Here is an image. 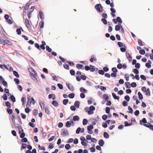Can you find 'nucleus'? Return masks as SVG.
Listing matches in <instances>:
<instances>
[{
    "label": "nucleus",
    "mask_w": 153,
    "mask_h": 153,
    "mask_svg": "<svg viewBox=\"0 0 153 153\" xmlns=\"http://www.w3.org/2000/svg\"><path fill=\"white\" fill-rule=\"evenodd\" d=\"M5 39L4 40L1 38H0V44L4 45L7 44L9 45H12V43L8 40H7V37L6 36H5Z\"/></svg>",
    "instance_id": "f257e3e1"
},
{
    "label": "nucleus",
    "mask_w": 153,
    "mask_h": 153,
    "mask_svg": "<svg viewBox=\"0 0 153 153\" xmlns=\"http://www.w3.org/2000/svg\"><path fill=\"white\" fill-rule=\"evenodd\" d=\"M95 8L98 12H102L103 11V7L100 4H96L95 6Z\"/></svg>",
    "instance_id": "f03ea898"
},
{
    "label": "nucleus",
    "mask_w": 153,
    "mask_h": 153,
    "mask_svg": "<svg viewBox=\"0 0 153 153\" xmlns=\"http://www.w3.org/2000/svg\"><path fill=\"white\" fill-rule=\"evenodd\" d=\"M29 70L30 72H31L32 75L37 80L36 78L35 77V76H37L36 72L32 68L30 69Z\"/></svg>",
    "instance_id": "7ed1b4c3"
},
{
    "label": "nucleus",
    "mask_w": 153,
    "mask_h": 153,
    "mask_svg": "<svg viewBox=\"0 0 153 153\" xmlns=\"http://www.w3.org/2000/svg\"><path fill=\"white\" fill-rule=\"evenodd\" d=\"M0 79H1V81H2L3 84L4 86L7 87V82L4 80V78L1 76H0ZM1 81L0 80V83H1Z\"/></svg>",
    "instance_id": "20e7f679"
},
{
    "label": "nucleus",
    "mask_w": 153,
    "mask_h": 153,
    "mask_svg": "<svg viewBox=\"0 0 153 153\" xmlns=\"http://www.w3.org/2000/svg\"><path fill=\"white\" fill-rule=\"evenodd\" d=\"M143 125L146 127L149 128L151 130L153 131V125H151L150 123H148L147 124H143Z\"/></svg>",
    "instance_id": "39448f33"
},
{
    "label": "nucleus",
    "mask_w": 153,
    "mask_h": 153,
    "mask_svg": "<svg viewBox=\"0 0 153 153\" xmlns=\"http://www.w3.org/2000/svg\"><path fill=\"white\" fill-rule=\"evenodd\" d=\"M25 24L27 28H30L31 27V26L30 24L29 21L28 19H26L25 20Z\"/></svg>",
    "instance_id": "423d86ee"
},
{
    "label": "nucleus",
    "mask_w": 153,
    "mask_h": 153,
    "mask_svg": "<svg viewBox=\"0 0 153 153\" xmlns=\"http://www.w3.org/2000/svg\"><path fill=\"white\" fill-rule=\"evenodd\" d=\"M126 58L129 62L131 61L132 60V58L130 54L127 52H126Z\"/></svg>",
    "instance_id": "0eeeda50"
},
{
    "label": "nucleus",
    "mask_w": 153,
    "mask_h": 153,
    "mask_svg": "<svg viewBox=\"0 0 153 153\" xmlns=\"http://www.w3.org/2000/svg\"><path fill=\"white\" fill-rule=\"evenodd\" d=\"M42 44L40 46V50L41 49L44 50L45 49V45H46L45 42L44 41H42Z\"/></svg>",
    "instance_id": "6e6552de"
},
{
    "label": "nucleus",
    "mask_w": 153,
    "mask_h": 153,
    "mask_svg": "<svg viewBox=\"0 0 153 153\" xmlns=\"http://www.w3.org/2000/svg\"><path fill=\"white\" fill-rule=\"evenodd\" d=\"M27 98L28 100L27 102L26 106L27 107H29L31 104V102H30V97L29 96V97H27Z\"/></svg>",
    "instance_id": "1a4fd4ad"
},
{
    "label": "nucleus",
    "mask_w": 153,
    "mask_h": 153,
    "mask_svg": "<svg viewBox=\"0 0 153 153\" xmlns=\"http://www.w3.org/2000/svg\"><path fill=\"white\" fill-rule=\"evenodd\" d=\"M11 119L15 127H17L18 126H19V125L16 123L15 121V117L14 115H13L12 116Z\"/></svg>",
    "instance_id": "9d476101"
},
{
    "label": "nucleus",
    "mask_w": 153,
    "mask_h": 153,
    "mask_svg": "<svg viewBox=\"0 0 153 153\" xmlns=\"http://www.w3.org/2000/svg\"><path fill=\"white\" fill-rule=\"evenodd\" d=\"M73 122L72 120L71 121H67L65 124V126L67 127H70L71 125V123H73Z\"/></svg>",
    "instance_id": "9b49d317"
},
{
    "label": "nucleus",
    "mask_w": 153,
    "mask_h": 153,
    "mask_svg": "<svg viewBox=\"0 0 153 153\" xmlns=\"http://www.w3.org/2000/svg\"><path fill=\"white\" fill-rule=\"evenodd\" d=\"M39 16H40V18L42 20H43L44 19V15L43 13V12L40 11L39 12Z\"/></svg>",
    "instance_id": "f8f14e48"
},
{
    "label": "nucleus",
    "mask_w": 153,
    "mask_h": 153,
    "mask_svg": "<svg viewBox=\"0 0 153 153\" xmlns=\"http://www.w3.org/2000/svg\"><path fill=\"white\" fill-rule=\"evenodd\" d=\"M67 86L68 89L71 91H73L74 90L73 86L71 84H68L67 85Z\"/></svg>",
    "instance_id": "ddd939ff"
},
{
    "label": "nucleus",
    "mask_w": 153,
    "mask_h": 153,
    "mask_svg": "<svg viewBox=\"0 0 153 153\" xmlns=\"http://www.w3.org/2000/svg\"><path fill=\"white\" fill-rule=\"evenodd\" d=\"M121 25L120 24L118 23L117 25L115 26V30L116 31H118L120 29Z\"/></svg>",
    "instance_id": "4468645a"
},
{
    "label": "nucleus",
    "mask_w": 153,
    "mask_h": 153,
    "mask_svg": "<svg viewBox=\"0 0 153 153\" xmlns=\"http://www.w3.org/2000/svg\"><path fill=\"white\" fill-rule=\"evenodd\" d=\"M61 134L63 136L68 135V130L67 129H64L62 132Z\"/></svg>",
    "instance_id": "2eb2a0df"
},
{
    "label": "nucleus",
    "mask_w": 153,
    "mask_h": 153,
    "mask_svg": "<svg viewBox=\"0 0 153 153\" xmlns=\"http://www.w3.org/2000/svg\"><path fill=\"white\" fill-rule=\"evenodd\" d=\"M16 127L18 128L19 134H20L22 132H24L23 130L22 129V127L21 126H18V127Z\"/></svg>",
    "instance_id": "dca6fc26"
},
{
    "label": "nucleus",
    "mask_w": 153,
    "mask_h": 153,
    "mask_svg": "<svg viewBox=\"0 0 153 153\" xmlns=\"http://www.w3.org/2000/svg\"><path fill=\"white\" fill-rule=\"evenodd\" d=\"M104 144V141L102 139H100L99 140V144L100 146H103Z\"/></svg>",
    "instance_id": "f3484780"
},
{
    "label": "nucleus",
    "mask_w": 153,
    "mask_h": 153,
    "mask_svg": "<svg viewBox=\"0 0 153 153\" xmlns=\"http://www.w3.org/2000/svg\"><path fill=\"white\" fill-rule=\"evenodd\" d=\"M48 98L49 99L52 98L53 100H54L55 98V95L53 94H50L48 95Z\"/></svg>",
    "instance_id": "a211bd4d"
},
{
    "label": "nucleus",
    "mask_w": 153,
    "mask_h": 153,
    "mask_svg": "<svg viewBox=\"0 0 153 153\" xmlns=\"http://www.w3.org/2000/svg\"><path fill=\"white\" fill-rule=\"evenodd\" d=\"M52 104L55 107L57 106L58 105V103L55 100H53L52 102Z\"/></svg>",
    "instance_id": "6ab92c4d"
},
{
    "label": "nucleus",
    "mask_w": 153,
    "mask_h": 153,
    "mask_svg": "<svg viewBox=\"0 0 153 153\" xmlns=\"http://www.w3.org/2000/svg\"><path fill=\"white\" fill-rule=\"evenodd\" d=\"M73 119L74 121H78L79 120V118L77 116H75L73 117Z\"/></svg>",
    "instance_id": "aec40b11"
},
{
    "label": "nucleus",
    "mask_w": 153,
    "mask_h": 153,
    "mask_svg": "<svg viewBox=\"0 0 153 153\" xmlns=\"http://www.w3.org/2000/svg\"><path fill=\"white\" fill-rule=\"evenodd\" d=\"M39 104L42 110H44L45 109V105L43 102H41L39 103Z\"/></svg>",
    "instance_id": "412c9836"
},
{
    "label": "nucleus",
    "mask_w": 153,
    "mask_h": 153,
    "mask_svg": "<svg viewBox=\"0 0 153 153\" xmlns=\"http://www.w3.org/2000/svg\"><path fill=\"white\" fill-rule=\"evenodd\" d=\"M91 58H90V61L91 62H93L94 61V60L95 61H97V59L96 58H95L94 57V56H92Z\"/></svg>",
    "instance_id": "4be33fe9"
},
{
    "label": "nucleus",
    "mask_w": 153,
    "mask_h": 153,
    "mask_svg": "<svg viewBox=\"0 0 153 153\" xmlns=\"http://www.w3.org/2000/svg\"><path fill=\"white\" fill-rule=\"evenodd\" d=\"M109 135L108 134V133L105 132L104 133V137L106 139L108 138L109 137Z\"/></svg>",
    "instance_id": "5701e85b"
},
{
    "label": "nucleus",
    "mask_w": 153,
    "mask_h": 153,
    "mask_svg": "<svg viewBox=\"0 0 153 153\" xmlns=\"http://www.w3.org/2000/svg\"><path fill=\"white\" fill-rule=\"evenodd\" d=\"M112 96L115 99H117L119 100V97L118 96H116V95L114 93H112Z\"/></svg>",
    "instance_id": "b1692460"
},
{
    "label": "nucleus",
    "mask_w": 153,
    "mask_h": 153,
    "mask_svg": "<svg viewBox=\"0 0 153 153\" xmlns=\"http://www.w3.org/2000/svg\"><path fill=\"white\" fill-rule=\"evenodd\" d=\"M95 70V68L94 66L92 65H91L90 66V71H91L94 72V71Z\"/></svg>",
    "instance_id": "393cba45"
},
{
    "label": "nucleus",
    "mask_w": 153,
    "mask_h": 153,
    "mask_svg": "<svg viewBox=\"0 0 153 153\" xmlns=\"http://www.w3.org/2000/svg\"><path fill=\"white\" fill-rule=\"evenodd\" d=\"M13 74L14 76H15L17 78L19 77V75L18 74V72L16 71H13Z\"/></svg>",
    "instance_id": "a878e982"
},
{
    "label": "nucleus",
    "mask_w": 153,
    "mask_h": 153,
    "mask_svg": "<svg viewBox=\"0 0 153 153\" xmlns=\"http://www.w3.org/2000/svg\"><path fill=\"white\" fill-rule=\"evenodd\" d=\"M79 102L78 101H76L74 103V105L77 108H79Z\"/></svg>",
    "instance_id": "bb28decb"
},
{
    "label": "nucleus",
    "mask_w": 153,
    "mask_h": 153,
    "mask_svg": "<svg viewBox=\"0 0 153 153\" xmlns=\"http://www.w3.org/2000/svg\"><path fill=\"white\" fill-rule=\"evenodd\" d=\"M116 19L117 20V21L118 22V23H120L119 24H120L122 23V20L119 17H117Z\"/></svg>",
    "instance_id": "cd10ccee"
},
{
    "label": "nucleus",
    "mask_w": 153,
    "mask_h": 153,
    "mask_svg": "<svg viewBox=\"0 0 153 153\" xmlns=\"http://www.w3.org/2000/svg\"><path fill=\"white\" fill-rule=\"evenodd\" d=\"M138 97L139 99L141 100L143 99V96L141 93L140 92H139L138 93Z\"/></svg>",
    "instance_id": "c85d7f7f"
},
{
    "label": "nucleus",
    "mask_w": 153,
    "mask_h": 153,
    "mask_svg": "<svg viewBox=\"0 0 153 153\" xmlns=\"http://www.w3.org/2000/svg\"><path fill=\"white\" fill-rule=\"evenodd\" d=\"M103 98L105 99L106 101H107L108 100V96L106 94H103Z\"/></svg>",
    "instance_id": "c756f323"
},
{
    "label": "nucleus",
    "mask_w": 153,
    "mask_h": 153,
    "mask_svg": "<svg viewBox=\"0 0 153 153\" xmlns=\"http://www.w3.org/2000/svg\"><path fill=\"white\" fill-rule=\"evenodd\" d=\"M80 90L81 92H84L85 93H86L87 91V90L85 89L82 87L80 88Z\"/></svg>",
    "instance_id": "7c9ffc66"
},
{
    "label": "nucleus",
    "mask_w": 153,
    "mask_h": 153,
    "mask_svg": "<svg viewBox=\"0 0 153 153\" xmlns=\"http://www.w3.org/2000/svg\"><path fill=\"white\" fill-rule=\"evenodd\" d=\"M124 126H129L132 125V123H128V122L127 121H125L124 122Z\"/></svg>",
    "instance_id": "2f4dec72"
},
{
    "label": "nucleus",
    "mask_w": 153,
    "mask_h": 153,
    "mask_svg": "<svg viewBox=\"0 0 153 153\" xmlns=\"http://www.w3.org/2000/svg\"><path fill=\"white\" fill-rule=\"evenodd\" d=\"M125 84L126 85V87L127 88H130V83L128 82H125Z\"/></svg>",
    "instance_id": "473e14b6"
},
{
    "label": "nucleus",
    "mask_w": 153,
    "mask_h": 153,
    "mask_svg": "<svg viewBox=\"0 0 153 153\" xmlns=\"http://www.w3.org/2000/svg\"><path fill=\"white\" fill-rule=\"evenodd\" d=\"M88 122V120L86 119H84L83 120L82 123L84 125H86Z\"/></svg>",
    "instance_id": "72a5a7b5"
},
{
    "label": "nucleus",
    "mask_w": 153,
    "mask_h": 153,
    "mask_svg": "<svg viewBox=\"0 0 153 153\" xmlns=\"http://www.w3.org/2000/svg\"><path fill=\"white\" fill-rule=\"evenodd\" d=\"M44 25V22L42 21H41L39 24V26L41 28H42L43 27Z\"/></svg>",
    "instance_id": "f704fd0d"
},
{
    "label": "nucleus",
    "mask_w": 153,
    "mask_h": 153,
    "mask_svg": "<svg viewBox=\"0 0 153 153\" xmlns=\"http://www.w3.org/2000/svg\"><path fill=\"white\" fill-rule=\"evenodd\" d=\"M46 50L49 52H51L52 49L51 48H50L48 45H46Z\"/></svg>",
    "instance_id": "c9c22d12"
},
{
    "label": "nucleus",
    "mask_w": 153,
    "mask_h": 153,
    "mask_svg": "<svg viewBox=\"0 0 153 153\" xmlns=\"http://www.w3.org/2000/svg\"><path fill=\"white\" fill-rule=\"evenodd\" d=\"M68 97L70 98H73L74 97V93H71L68 95Z\"/></svg>",
    "instance_id": "e433bc0d"
},
{
    "label": "nucleus",
    "mask_w": 153,
    "mask_h": 153,
    "mask_svg": "<svg viewBox=\"0 0 153 153\" xmlns=\"http://www.w3.org/2000/svg\"><path fill=\"white\" fill-rule=\"evenodd\" d=\"M68 102V99H64L63 101V103L64 105H66Z\"/></svg>",
    "instance_id": "4c0bfd02"
},
{
    "label": "nucleus",
    "mask_w": 153,
    "mask_h": 153,
    "mask_svg": "<svg viewBox=\"0 0 153 153\" xmlns=\"http://www.w3.org/2000/svg\"><path fill=\"white\" fill-rule=\"evenodd\" d=\"M22 146L21 147V150H23L24 149H25L26 147V146L27 145V144L26 143H22Z\"/></svg>",
    "instance_id": "58836bf2"
},
{
    "label": "nucleus",
    "mask_w": 153,
    "mask_h": 153,
    "mask_svg": "<svg viewBox=\"0 0 153 153\" xmlns=\"http://www.w3.org/2000/svg\"><path fill=\"white\" fill-rule=\"evenodd\" d=\"M6 105L9 108L11 107V104L8 101H7L5 103Z\"/></svg>",
    "instance_id": "ea45409f"
},
{
    "label": "nucleus",
    "mask_w": 153,
    "mask_h": 153,
    "mask_svg": "<svg viewBox=\"0 0 153 153\" xmlns=\"http://www.w3.org/2000/svg\"><path fill=\"white\" fill-rule=\"evenodd\" d=\"M101 21L103 22V23L105 24L106 25L107 23V21L106 20L105 18H102L101 19Z\"/></svg>",
    "instance_id": "a19ab883"
},
{
    "label": "nucleus",
    "mask_w": 153,
    "mask_h": 153,
    "mask_svg": "<svg viewBox=\"0 0 153 153\" xmlns=\"http://www.w3.org/2000/svg\"><path fill=\"white\" fill-rule=\"evenodd\" d=\"M31 110L30 109H29L28 108V107H27V108H25V111L27 113H28L29 112L31 111Z\"/></svg>",
    "instance_id": "79ce46f5"
},
{
    "label": "nucleus",
    "mask_w": 153,
    "mask_h": 153,
    "mask_svg": "<svg viewBox=\"0 0 153 153\" xmlns=\"http://www.w3.org/2000/svg\"><path fill=\"white\" fill-rule=\"evenodd\" d=\"M20 137L21 138H23L25 136V134L24 132H22L20 134Z\"/></svg>",
    "instance_id": "37998d69"
},
{
    "label": "nucleus",
    "mask_w": 153,
    "mask_h": 153,
    "mask_svg": "<svg viewBox=\"0 0 153 153\" xmlns=\"http://www.w3.org/2000/svg\"><path fill=\"white\" fill-rule=\"evenodd\" d=\"M93 128V126L92 125H90L89 126L87 127V129L88 130H91Z\"/></svg>",
    "instance_id": "c03bdc74"
},
{
    "label": "nucleus",
    "mask_w": 153,
    "mask_h": 153,
    "mask_svg": "<svg viewBox=\"0 0 153 153\" xmlns=\"http://www.w3.org/2000/svg\"><path fill=\"white\" fill-rule=\"evenodd\" d=\"M7 111L8 113L10 114H11L13 113V110L11 109H7Z\"/></svg>",
    "instance_id": "a18cd8bd"
},
{
    "label": "nucleus",
    "mask_w": 153,
    "mask_h": 153,
    "mask_svg": "<svg viewBox=\"0 0 153 153\" xmlns=\"http://www.w3.org/2000/svg\"><path fill=\"white\" fill-rule=\"evenodd\" d=\"M10 99L13 102H14L16 101V99L13 95H11L10 97Z\"/></svg>",
    "instance_id": "49530a36"
},
{
    "label": "nucleus",
    "mask_w": 153,
    "mask_h": 153,
    "mask_svg": "<svg viewBox=\"0 0 153 153\" xmlns=\"http://www.w3.org/2000/svg\"><path fill=\"white\" fill-rule=\"evenodd\" d=\"M14 80L17 85H18L19 83L20 82L18 79L15 78Z\"/></svg>",
    "instance_id": "de8ad7c7"
},
{
    "label": "nucleus",
    "mask_w": 153,
    "mask_h": 153,
    "mask_svg": "<svg viewBox=\"0 0 153 153\" xmlns=\"http://www.w3.org/2000/svg\"><path fill=\"white\" fill-rule=\"evenodd\" d=\"M83 67V65L81 64H77L76 65V67L79 69Z\"/></svg>",
    "instance_id": "09e8293b"
},
{
    "label": "nucleus",
    "mask_w": 153,
    "mask_h": 153,
    "mask_svg": "<svg viewBox=\"0 0 153 153\" xmlns=\"http://www.w3.org/2000/svg\"><path fill=\"white\" fill-rule=\"evenodd\" d=\"M34 45L35 47L37 48V49L39 50H40V46L37 43H35L34 44Z\"/></svg>",
    "instance_id": "8fccbe9b"
},
{
    "label": "nucleus",
    "mask_w": 153,
    "mask_h": 153,
    "mask_svg": "<svg viewBox=\"0 0 153 153\" xmlns=\"http://www.w3.org/2000/svg\"><path fill=\"white\" fill-rule=\"evenodd\" d=\"M140 64L139 63H137L135 65V67L137 69H139L140 68Z\"/></svg>",
    "instance_id": "3c124183"
},
{
    "label": "nucleus",
    "mask_w": 153,
    "mask_h": 153,
    "mask_svg": "<svg viewBox=\"0 0 153 153\" xmlns=\"http://www.w3.org/2000/svg\"><path fill=\"white\" fill-rule=\"evenodd\" d=\"M128 109L129 111H128V112L132 114L133 111V110L132 109V108L130 106H129L128 107Z\"/></svg>",
    "instance_id": "603ef678"
},
{
    "label": "nucleus",
    "mask_w": 153,
    "mask_h": 153,
    "mask_svg": "<svg viewBox=\"0 0 153 153\" xmlns=\"http://www.w3.org/2000/svg\"><path fill=\"white\" fill-rule=\"evenodd\" d=\"M70 147L71 146L69 144H66L65 146V148L67 150L69 149Z\"/></svg>",
    "instance_id": "864d4df0"
},
{
    "label": "nucleus",
    "mask_w": 153,
    "mask_h": 153,
    "mask_svg": "<svg viewBox=\"0 0 153 153\" xmlns=\"http://www.w3.org/2000/svg\"><path fill=\"white\" fill-rule=\"evenodd\" d=\"M102 127H104V128H106L108 126L107 123H104V122H103L102 123Z\"/></svg>",
    "instance_id": "5fc2aeb1"
},
{
    "label": "nucleus",
    "mask_w": 153,
    "mask_h": 153,
    "mask_svg": "<svg viewBox=\"0 0 153 153\" xmlns=\"http://www.w3.org/2000/svg\"><path fill=\"white\" fill-rule=\"evenodd\" d=\"M38 111L37 110H36V109H34L33 110V114L34 115L36 116V115H37V114H38Z\"/></svg>",
    "instance_id": "6e6d98bb"
},
{
    "label": "nucleus",
    "mask_w": 153,
    "mask_h": 153,
    "mask_svg": "<svg viewBox=\"0 0 153 153\" xmlns=\"http://www.w3.org/2000/svg\"><path fill=\"white\" fill-rule=\"evenodd\" d=\"M125 99L127 101H129L130 100V97L128 95L124 97Z\"/></svg>",
    "instance_id": "4d7b16f0"
},
{
    "label": "nucleus",
    "mask_w": 153,
    "mask_h": 153,
    "mask_svg": "<svg viewBox=\"0 0 153 153\" xmlns=\"http://www.w3.org/2000/svg\"><path fill=\"white\" fill-rule=\"evenodd\" d=\"M64 67L66 69H68L69 67V66L66 64H63Z\"/></svg>",
    "instance_id": "13d9d810"
},
{
    "label": "nucleus",
    "mask_w": 153,
    "mask_h": 153,
    "mask_svg": "<svg viewBox=\"0 0 153 153\" xmlns=\"http://www.w3.org/2000/svg\"><path fill=\"white\" fill-rule=\"evenodd\" d=\"M57 85L60 89H63V86L62 84L58 83L57 84Z\"/></svg>",
    "instance_id": "bf43d9fd"
},
{
    "label": "nucleus",
    "mask_w": 153,
    "mask_h": 153,
    "mask_svg": "<svg viewBox=\"0 0 153 153\" xmlns=\"http://www.w3.org/2000/svg\"><path fill=\"white\" fill-rule=\"evenodd\" d=\"M27 139L26 137H23L22 140V142H27Z\"/></svg>",
    "instance_id": "052dcab7"
},
{
    "label": "nucleus",
    "mask_w": 153,
    "mask_h": 153,
    "mask_svg": "<svg viewBox=\"0 0 153 153\" xmlns=\"http://www.w3.org/2000/svg\"><path fill=\"white\" fill-rule=\"evenodd\" d=\"M45 112L48 114H50V112L49 111L48 108L47 107L45 108Z\"/></svg>",
    "instance_id": "680f3d73"
},
{
    "label": "nucleus",
    "mask_w": 153,
    "mask_h": 153,
    "mask_svg": "<svg viewBox=\"0 0 153 153\" xmlns=\"http://www.w3.org/2000/svg\"><path fill=\"white\" fill-rule=\"evenodd\" d=\"M110 108L109 107H107L105 108V112L107 113L108 114L109 113Z\"/></svg>",
    "instance_id": "e2e57ef3"
},
{
    "label": "nucleus",
    "mask_w": 153,
    "mask_h": 153,
    "mask_svg": "<svg viewBox=\"0 0 153 153\" xmlns=\"http://www.w3.org/2000/svg\"><path fill=\"white\" fill-rule=\"evenodd\" d=\"M133 72L136 74H137L139 73V71L136 68H135L133 69Z\"/></svg>",
    "instance_id": "0e129e2a"
},
{
    "label": "nucleus",
    "mask_w": 153,
    "mask_h": 153,
    "mask_svg": "<svg viewBox=\"0 0 153 153\" xmlns=\"http://www.w3.org/2000/svg\"><path fill=\"white\" fill-rule=\"evenodd\" d=\"M131 85L132 87H135L137 86V84L136 82H133L131 83Z\"/></svg>",
    "instance_id": "69168bd1"
},
{
    "label": "nucleus",
    "mask_w": 153,
    "mask_h": 153,
    "mask_svg": "<svg viewBox=\"0 0 153 153\" xmlns=\"http://www.w3.org/2000/svg\"><path fill=\"white\" fill-rule=\"evenodd\" d=\"M122 65L121 63H119L117 65V68H118L119 69H120L122 68Z\"/></svg>",
    "instance_id": "338daca9"
},
{
    "label": "nucleus",
    "mask_w": 153,
    "mask_h": 153,
    "mask_svg": "<svg viewBox=\"0 0 153 153\" xmlns=\"http://www.w3.org/2000/svg\"><path fill=\"white\" fill-rule=\"evenodd\" d=\"M112 71L114 73H116L117 72V70L116 68L115 67L113 68H112Z\"/></svg>",
    "instance_id": "774afa93"
}]
</instances>
